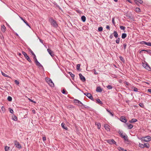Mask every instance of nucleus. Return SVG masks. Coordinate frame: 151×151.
<instances>
[{"label":"nucleus","instance_id":"obj_63","mask_svg":"<svg viewBox=\"0 0 151 151\" xmlns=\"http://www.w3.org/2000/svg\"><path fill=\"white\" fill-rule=\"evenodd\" d=\"M20 19L23 21L24 20L23 19V18L20 17H19Z\"/></svg>","mask_w":151,"mask_h":151},{"label":"nucleus","instance_id":"obj_17","mask_svg":"<svg viewBox=\"0 0 151 151\" xmlns=\"http://www.w3.org/2000/svg\"><path fill=\"white\" fill-rule=\"evenodd\" d=\"M137 121V119L133 118V119H132L131 120H129V122L130 123H132L135 122Z\"/></svg>","mask_w":151,"mask_h":151},{"label":"nucleus","instance_id":"obj_38","mask_svg":"<svg viewBox=\"0 0 151 151\" xmlns=\"http://www.w3.org/2000/svg\"><path fill=\"white\" fill-rule=\"evenodd\" d=\"M10 148L9 147L6 146L5 147V151H8Z\"/></svg>","mask_w":151,"mask_h":151},{"label":"nucleus","instance_id":"obj_19","mask_svg":"<svg viewBox=\"0 0 151 151\" xmlns=\"http://www.w3.org/2000/svg\"><path fill=\"white\" fill-rule=\"evenodd\" d=\"M113 34H114V36L115 38H117L118 37V34L116 31H114Z\"/></svg>","mask_w":151,"mask_h":151},{"label":"nucleus","instance_id":"obj_4","mask_svg":"<svg viewBox=\"0 0 151 151\" xmlns=\"http://www.w3.org/2000/svg\"><path fill=\"white\" fill-rule=\"evenodd\" d=\"M22 54L24 55L25 58L28 60V61L30 63L32 62V61L30 59L29 57L27 55V54L25 52L22 51Z\"/></svg>","mask_w":151,"mask_h":151},{"label":"nucleus","instance_id":"obj_44","mask_svg":"<svg viewBox=\"0 0 151 151\" xmlns=\"http://www.w3.org/2000/svg\"><path fill=\"white\" fill-rule=\"evenodd\" d=\"M139 105L141 107L143 108L144 107V105L142 103H140L139 104Z\"/></svg>","mask_w":151,"mask_h":151},{"label":"nucleus","instance_id":"obj_56","mask_svg":"<svg viewBox=\"0 0 151 151\" xmlns=\"http://www.w3.org/2000/svg\"><path fill=\"white\" fill-rule=\"evenodd\" d=\"M146 42L143 41L141 42H140V44H145V43H146Z\"/></svg>","mask_w":151,"mask_h":151},{"label":"nucleus","instance_id":"obj_29","mask_svg":"<svg viewBox=\"0 0 151 151\" xmlns=\"http://www.w3.org/2000/svg\"><path fill=\"white\" fill-rule=\"evenodd\" d=\"M35 62L36 65L38 66H40V63L38 62L37 59H35Z\"/></svg>","mask_w":151,"mask_h":151},{"label":"nucleus","instance_id":"obj_48","mask_svg":"<svg viewBox=\"0 0 151 151\" xmlns=\"http://www.w3.org/2000/svg\"><path fill=\"white\" fill-rule=\"evenodd\" d=\"M28 99H29V100L30 101H31L32 102H33L34 103H36V102L35 101H34L33 100H32V99H29V98H28Z\"/></svg>","mask_w":151,"mask_h":151},{"label":"nucleus","instance_id":"obj_11","mask_svg":"<svg viewBox=\"0 0 151 151\" xmlns=\"http://www.w3.org/2000/svg\"><path fill=\"white\" fill-rule=\"evenodd\" d=\"M15 145H16V147L18 148H22V146L19 142L17 141L15 142Z\"/></svg>","mask_w":151,"mask_h":151},{"label":"nucleus","instance_id":"obj_55","mask_svg":"<svg viewBox=\"0 0 151 151\" xmlns=\"http://www.w3.org/2000/svg\"><path fill=\"white\" fill-rule=\"evenodd\" d=\"M119 58L120 59V60L122 61H123L124 60V58H123L121 56H120L119 57Z\"/></svg>","mask_w":151,"mask_h":151},{"label":"nucleus","instance_id":"obj_34","mask_svg":"<svg viewBox=\"0 0 151 151\" xmlns=\"http://www.w3.org/2000/svg\"><path fill=\"white\" fill-rule=\"evenodd\" d=\"M120 40V38L119 37L116 40V42L117 44H119V42Z\"/></svg>","mask_w":151,"mask_h":151},{"label":"nucleus","instance_id":"obj_58","mask_svg":"<svg viewBox=\"0 0 151 151\" xmlns=\"http://www.w3.org/2000/svg\"><path fill=\"white\" fill-rule=\"evenodd\" d=\"M113 34H111L110 36H109V37L110 39H112L113 37V36L112 35Z\"/></svg>","mask_w":151,"mask_h":151},{"label":"nucleus","instance_id":"obj_62","mask_svg":"<svg viewBox=\"0 0 151 151\" xmlns=\"http://www.w3.org/2000/svg\"><path fill=\"white\" fill-rule=\"evenodd\" d=\"M33 113L34 114H35V111L34 110H32V111Z\"/></svg>","mask_w":151,"mask_h":151},{"label":"nucleus","instance_id":"obj_22","mask_svg":"<svg viewBox=\"0 0 151 151\" xmlns=\"http://www.w3.org/2000/svg\"><path fill=\"white\" fill-rule=\"evenodd\" d=\"M106 111H107L110 114V115L112 116H113L114 115V113H113V112H112V111H110V110H109V109H106Z\"/></svg>","mask_w":151,"mask_h":151},{"label":"nucleus","instance_id":"obj_36","mask_svg":"<svg viewBox=\"0 0 151 151\" xmlns=\"http://www.w3.org/2000/svg\"><path fill=\"white\" fill-rule=\"evenodd\" d=\"M7 100L8 101H12V98L11 97L9 96L7 98Z\"/></svg>","mask_w":151,"mask_h":151},{"label":"nucleus","instance_id":"obj_7","mask_svg":"<svg viewBox=\"0 0 151 151\" xmlns=\"http://www.w3.org/2000/svg\"><path fill=\"white\" fill-rule=\"evenodd\" d=\"M104 128L107 132H109L110 130V126L107 124H104Z\"/></svg>","mask_w":151,"mask_h":151},{"label":"nucleus","instance_id":"obj_12","mask_svg":"<svg viewBox=\"0 0 151 151\" xmlns=\"http://www.w3.org/2000/svg\"><path fill=\"white\" fill-rule=\"evenodd\" d=\"M47 52H48L49 54L51 56H54V54L52 51L50 49H47Z\"/></svg>","mask_w":151,"mask_h":151},{"label":"nucleus","instance_id":"obj_60","mask_svg":"<svg viewBox=\"0 0 151 151\" xmlns=\"http://www.w3.org/2000/svg\"><path fill=\"white\" fill-rule=\"evenodd\" d=\"M34 57H33V58L35 60V59H37V58H36V56H35V54H34Z\"/></svg>","mask_w":151,"mask_h":151},{"label":"nucleus","instance_id":"obj_28","mask_svg":"<svg viewBox=\"0 0 151 151\" xmlns=\"http://www.w3.org/2000/svg\"><path fill=\"white\" fill-rule=\"evenodd\" d=\"M81 18L83 22H85L86 21V18L84 16H82Z\"/></svg>","mask_w":151,"mask_h":151},{"label":"nucleus","instance_id":"obj_57","mask_svg":"<svg viewBox=\"0 0 151 151\" xmlns=\"http://www.w3.org/2000/svg\"><path fill=\"white\" fill-rule=\"evenodd\" d=\"M42 140L43 141H44L46 140V137H42Z\"/></svg>","mask_w":151,"mask_h":151},{"label":"nucleus","instance_id":"obj_51","mask_svg":"<svg viewBox=\"0 0 151 151\" xmlns=\"http://www.w3.org/2000/svg\"><path fill=\"white\" fill-rule=\"evenodd\" d=\"M9 110L10 112L11 113H12V114H13V113L14 111H13V110L12 109H11L10 108H9Z\"/></svg>","mask_w":151,"mask_h":151},{"label":"nucleus","instance_id":"obj_24","mask_svg":"<svg viewBox=\"0 0 151 151\" xmlns=\"http://www.w3.org/2000/svg\"><path fill=\"white\" fill-rule=\"evenodd\" d=\"M127 37V34L126 33H123L122 34V39L125 38Z\"/></svg>","mask_w":151,"mask_h":151},{"label":"nucleus","instance_id":"obj_31","mask_svg":"<svg viewBox=\"0 0 151 151\" xmlns=\"http://www.w3.org/2000/svg\"><path fill=\"white\" fill-rule=\"evenodd\" d=\"M1 74L3 76H4L5 77L8 78H10V77L9 76L7 75L6 74H5L3 72H1Z\"/></svg>","mask_w":151,"mask_h":151},{"label":"nucleus","instance_id":"obj_43","mask_svg":"<svg viewBox=\"0 0 151 151\" xmlns=\"http://www.w3.org/2000/svg\"><path fill=\"white\" fill-rule=\"evenodd\" d=\"M112 23L115 26V23L114 21V18H113L112 20Z\"/></svg>","mask_w":151,"mask_h":151},{"label":"nucleus","instance_id":"obj_32","mask_svg":"<svg viewBox=\"0 0 151 151\" xmlns=\"http://www.w3.org/2000/svg\"><path fill=\"white\" fill-rule=\"evenodd\" d=\"M119 150L120 151H127V150H124V149L123 148L120 147H119Z\"/></svg>","mask_w":151,"mask_h":151},{"label":"nucleus","instance_id":"obj_52","mask_svg":"<svg viewBox=\"0 0 151 151\" xmlns=\"http://www.w3.org/2000/svg\"><path fill=\"white\" fill-rule=\"evenodd\" d=\"M123 46L124 49L125 50L126 48L127 44L126 43H124L123 45Z\"/></svg>","mask_w":151,"mask_h":151},{"label":"nucleus","instance_id":"obj_13","mask_svg":"<svg viewBox=\"0 0 151 151\" xmlns=\"http://www.w3.org/2000/svg\"><path fill=\"white\" fill-rule=\"evenodd\" d=\"M74 102L75 103V104H76V105H80V104H82V103H81V101H80L76 99L74 100Z\"/></svg>","mask_w":151,"mask_h":151},{"label":"nucleus","instance_id":"obj_14","mask_svg":"<svg viewBox=\"0 0 151 151\" xmlns=\"http://www.w3.org/2000/svg\"><path fill=\"white\" fill-rule=\"evenodd\" d=\"M135 1L137 5H138L139 3L140 4H142L143 2L142 0H135Z\"/></svg>","mask_w":151,"mask_h":151},{"label":"nucleus","instance_id":"obj_18","mask_svg":"<svg viewBox=\"0 0 151 151\" xmlns=\"http://www.w3.org/2000/svg\"><path fill=\"white\" fill-rule=\"evenodd\" d=\"M126 124L127 126L128 129H131L133 127V125L131 124H128V123Z\"/></svg>","mask_w":151,"mask_h":151},{"label":"nucleus","instance_id":"obj_27","mask_svg":"<svg viewBox=\"0 0 151 151\" xmlns=\"http://www.w3.org/2000/svg\"><path fill=\"white\" fill-rule=\"evenodd\" d=\"M135 11L136 12L139 13L141 12V10L138 7H137L135 9Z\"/></svg>","mask_w":151,"mask_h":151},{"label":"nucleus","instance_id":"obj_42","mask_svg":"<svg viewBox=\"0 0 151 151\" xmlns=\"http://www.w3.org/2000/svg\"><path fill=\"white\" fill-rule=\"evenodd\" d=\"M120 28L121 29L123 30H125V27H124L122 26H120Z\"/></svg>","mask_w":151,"mask_h":151},{"label":"nucleus","instance_id":"obj_45","mask_svg":"<svg viewBox=\"0 0 151 151\" xmlns=\"http://www.w3.org/2000/svg\"><path fill=\"white\" fill-rule=\"evenodd\" d=\"M142 65L145 68V67L148 64L147 63H142Z\"/></svg>","mask_w":151,"mask_h":151},{"label":"nucleus","instance_id":"obj_21","mask_svg":"<svg viewBox=\"0 0 151 151\" xmlns=\"http://www.w3.org/2000/svg\"><path fill=\"white\" fill-rule=\"evenodd\" d=\"M96 90L98 92H101L102 91V89L100 87H98Z\"/></svg>","mask_w":151,"mask_h":151},{"label":"nucleus","instance_id":"obj_26","mask_svg":"<svg viewBox=\"0 0 151 151\" xmlns=\"http://www.w3.org/2000/svg\"><path fill=\"white\" fill-rule=\"evenodd\" d=\"M69 74L70 75L71 77L72 78V79H73L74 78L75 75L73 74H72L71 72H69Z\"/></svg>","mask_w":151,"mask_h":151},{"label":"nucleus","instance_id":"obj_49","mask_svg":"<svg viewBox=\"0 0 151 151\" xmlns=\"http://www.w3.org/2000/svg\"><path fill=\"white\" fill-rule=\"evenodd\" d=\"M98 29L99 31H101L103 29V28L102 27H100L98 28Z\"/></svg>","mask_w":151,"mask_h":151},{"label":"nucleus","instance_id":"obj_3","mask_svg":"<svg viewBox=\"0 0 151 151\" xmlns=\"http://www.w3.org/2000/svg\"><path fill=\"white\" fill-rule=\"evenodd\" d=\"M45 80L49 84V85L50 86L52 87H54V84L50 79L48 78H46Z\"/></svg>","mask_w":151,"mask_h":151},{"label":"nucleus","instance_id":"obj_30","mask_svg":"<svg viewBox=\"0 0 151 151\" xmlns=\"http://www.w3.org/2000/svg\"><path fill=\"white\" fill-rule=\"evenodd\" d=\"M144 147H145L147 148H149L150 147L149 144L148 143L145 144H144Z\"/></svg>","mask_w":151,"mask_h":151},{"label":"nucleus","instance_id":"obj_6","mask_svg":"<svg viewBox=\"0 0 151 151\" xmlns=\"http://www.w3.org/2000/svg\"><path fill=\"white\" fill-rule=\"evenodd\" d=\"M120 137L122 138H123L126 141H128V137L127 135L125 134V133H124Z\"/></svg>","mask_w":151,"mask_h":151},{"label":"nucleus","instance_id":"obj_37","mask_svg":"<svg viewBox=\"0 0 151 151\" xmlns=\"http://www.w3.org/2000/svg\"><path fill=\"white\" fill-rule=\"evenodd\" d=\"M139 146L140 147L142 148H144V145H143V144H142L139 143Z\"/></svg>","mask_w":151,"mask_h":151},{"label":"nucleus","instance_id":"obj_54","mask_svg":"<svg viewBox=\"0 0 151 151\" xmlns=\"http://www.w3.org/2000/svg\"><path fill=\"white\" fill-rule=\"evenodd\" d=\"M97 127H98V128L99 129L100 128V124L99 123H98L97 124Z\"/></svg>","mask_w":151,"mask_h":151},{"label":"nucleus","instance_id":"obj_41","mask_svg":"<svg viewBox=\"0 0 151 151\" xmlns=\"http://www.w3.org/2000/svg\"><path fill=\"white\" fill-rule=\"evenodd\" d=\"M13 119L14 121H17V117L15 116H13Z\"/></svg>","mask_w":151,"mask_h":151},{"label":"nucleus","instance_id":"obj_39","mask_svg":"<svg viewBox=\"0 0 151 151\" xmlns=\"http://www.w3.org/2000/svg\"><path fill=\"white\" fill-rule=\"evenodd\" d=\"M118 133L120 135V136H121L123 134V133H122V131L120 130L118 131Z\"/></svg>","mask_w":151,"mask_h":151},{"label":"nucleus","instance_id":"obj_16","mask_svg":"<svg viewBox=\"0 0 151 151\" xmlns=\"http://www.w3.org/2000/svg\"><path fill=\"white\" fill-rule=\"evenodd\" d=\"M142 51H146V52L148 54H151V50H141L140 51V52H142Z\"/></svg>","mask_w":151,"mask_h":151},{"label":"nucleus","instance_id":"obj_25","mask_svg":"<svg viewBox=\"0 0 151 151\" xmlns=\"http://www.w3.org/2000/svg\"><path fill=\"white\" fill-rule=\"evenodd\" d=\"M96 100L97 103L101 104H103V103L99 99H96Z\"/></svg>","mask_w":151,"mask_h":151},{"label":"nucleus","instance_id":"obj_10","mask_svg":"<svg viewBox=\"0 0 151 151\" xmlns=\"http://www.w3.org/2000/svg\"><path fill=\"white\" fill-rule=\"evenodd\" d=\"M120 121L126 123L127 122V120L124 116H121L120 118Z\"/></svg>","mask_w":151,"mask_h":151},{"label":"nucleus","instance_id":"obj_8","mask_svg":"<svg viewBox=\"0 0 151 151\" xmlns=\"http://www.w3.org/2000/svg\"><path fill=\"white\" fill-rule=\"evenodd\" d=\"M80 78L81 80L83 82H85L86 81L85 78L83 76L81 73L79 74Z\"/></svg>","mask_w":151,"mask_h":151},{"label":"nucleus","instance_id":"obj_9","mask_svg":"<svg viewBox=\"0 0 151 151\" xmlns=\"http://www.w3.org/2000/svg\"><path fill=\"white\" fill-rule=\"evenodd\" d=\"M84 94L91 99H93V97L92 95L88 93H84Z\"/></svg>","mask_w":151,"mask_h":151},{"label":"nucleus","instance_id":"obj_40","mask_svg":"<svg viewBox=\"0 0 151 151\" xmlns=\"http://www.w3.org/2000/svg\"><path fill=\"white\" fill-rule=\"evenodd\" d=\"M132 89H133V90L135 92H137L138 91V89L135 87H134L133 88H132Z\"/></svg>","mask_w":151,"mask_h":151},{"label":"nucleus","instance_id":"obj_50","mask_svg":"<svg viewBox=\"0 0 151 151\" xmlns=\"http://www.w3.org/2000/svg\"><path fill=\"white\" fill-rule=\"evenodd\" d=\"M1 110L3 112H4L5 111V108L3 106L1 107Z\"/></svg>","mask_w":151,"mask_h":151},{"label":"nucleus","instance_id":"obj_2","mask_svg":"<svg viewBox=\"0 0 151 151\" xmlns=\"http://www.w3.org/2000/svg\"><path fill=\"white\" fill-rule=\"evenodd\" d=\"M142 141H144L146 142L150 141L151 140V137L149 136H146L141 138Z\"/></svg>","mask_w":151,"mask_h":151},{"label":"nucleus","instance_id":"obj_64","mask_svg":"<svg viewBox=\"0 0 151 151\" xmlns=\"http://www.w3.org/2000/svg\"><path fill=\"white\" fill-rule=\"evenodd\" d=\"M23 22L27 24V22L25 20H24Z\"/></svg>","mask_w":151,"mask_h":151},{"label":"nucleus","instance_id":"obj_33","mask_svg":"<svg viewBox=\"0 0 151 151\" xmlns=\"http://www.w3.org/2000/svg\"><path fill=\"white\" fill-rule=\"evenodd\" d=\"M62 92L63 94H67L68 93V92L64 89L62 90Z\"/></svg>","mask_w":151,"mask_h":151},{"label":"nucleus","instance_id":"obj_5","mask_svg":"<svg viewBox=\"0 0 151 151\" xmlns=\"http://www.w3.org/2000/svg\"><path fill=\"white\" fill-rule=\"evenodd\" d=\"M106 141L108 143L111 145L114 144L116 145V142L113 139H108L106 140Z\"/></svg>","mask_w":151,"mask_h":151},{"label":"nucleus","instance_id":"obj_46","mask_svg":"<svg viewBox=\"0 0 151 151\" xmlns=\"http://www.w3.org/2000/svg\"><path fill=\"white\" fill-rule=\"evenodd\" d=\"M80 66V64H78L77 65L76 68L78 70L79 69Z\"/></svg>","mask_w":151,"mask_h":151},{"label":"nucleus","instance_id":"obj_1","mask_svg":"<svg viewBox=\"0 0 151 151\" xmlns=\"http://www.w3.org/2000/svg\"><path fill=\"white\" fill-rule=\"evenodd\" d=\"M49 21L51 25L55 27H58V24L51 17L49 19Z\"/></svg>","mask_w":151,"mask_h":151},{"label":"nucleus","instance_id":"obj_61","mask_svg":"<svg viewBox=\"0 0 151 151\" xmlns=\"http://www.w3.org/2000/svg\"><path fill=\"white\" fill-rule=\"evenodd\" d=\"M148 91L150 93H151V89L149 88L148 89Z\"/></svg>","mask_w":151,"mask_h":151},{"label":"nucleus","instance_id":"obj_59","mask_svg":"<svg viewBox=\"0 0 151 151\" xmlns=\"http://www.w3.org/2000/svg\"><path fill=\"white\" fill-rule=\"evenodd\" d=\"M106 29H108L109 30L110 27H109V25H107V26H106Z\"/></svg>","mask_w":151,"mask_h":151},{"label":"nucleus","instance_id":"obj_53","mask_svg":"<svg viewBox=\"0 0 151 151\" xmlns=\"http://www.w3.org/2000/svg\"><path fill=\"white\" fill-rule=\"evenodd\" d=\"M14 82L17 84L19 85V82L15 80Z\"/></svg>","mask_w":151,"mask_h":151},{"label":"nucleus","instance_id":"obj_23","mask_svg":"<svg viewBox=\"0 0 151 151\" xmlns=\"http://www.w3.org/2000/svg\"><path fill=\"white\" fill-rule=\"evenodd\" d=\"M145 68L149 71L151 70V68L150 66L148 64L145 67Z\"/></svg>","mask_w":151,"mask_h":151},{"label":"nucleus","instance_id":"obj_35","mask_svg":"<svg viewBox=\"0 0 151 151\" xmlns=\"http://www.w3.org/2000/svg\"><path fill=\"white\" fill-rule=\"evenodd\" d=\"M106 88L109 89H111L112 88V87L111 85H109L106 86Z\"/></svg>","mask_w":151,"mask_h":151},{"label":"nucleus","instance_id":"obj_47","mask_svg":"<svg viewBox=\"0 0 151 151\" xmlns=\"http://www.w3.org/2000/svg\"><path fill=\"white\" fill-rule=\"evenodd\" d=\"M145 45H148V46H151V42H146V43H145Z\"/></svg>","mask_w":151,"mask_h":151},{"label":"nucleus","instance_id":"obj_15","mask_svg":"<svg viewBox=\"0 0 151 151\" xmlns=\"http://www.w3.org/2000/svg\"><path fill=\"white\" fill-rule=\"evenodd\" d=\"M1 30L3 32H5L6 31V28L5 27L4 25H1Z\"/></svg>","mask_w":151,"mask_h":151},{"label":"nucleus","instance_id":"obj_20","mask_svg":"<svg viewBox=\"0 0 151 151\" xmlns=\"http://www.w3.org/2000/svg\"><path fill=\"white\" fill-rule=\"evenodd\" d=\"M61 126H62V127L63 129H64L66 130H67L68 128L65 126V123H62Z\"/></svg>","mask_w":151,"mask_h":151}]
</instances>
